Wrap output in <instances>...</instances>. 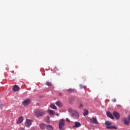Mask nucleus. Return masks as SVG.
<instances>
[{"label": "nucleus", "mask_w": 130, "mask_h": 130, "mask_svg": "<svg viewBox=\"0 0 130 130\" xmlns=\"http://www.w3.org/2000/svg\"><path fill=\"white\" fill-rule=\"evenodd\" d=\"M68 111L70 114L74 119H78L79 118V113L78 112L74 111L71 108H69Z\"/></svg>", "instance_id": "nucleus-1"}, {"label": "nucleus", "mask_w": 130, "mask_h": 130, "mask_svg": "<svg viewBox=\"0 0 130 130\" xmlns=\"http://www.w3.org/2000/svg\"><path fill=\"white\" fill-rule=\"evenodd\" d=\"M34 113L36 117H40V116H43V115H45L46 112L44 110L40 109L38 111H35Z\"/></svg>", "instance_id": "nucleus-2"}, {"label": "nucleus", "mask_w": 130, "mask_h": 130, "mask_svg": "<svg viewBox=\"0 0 130 130\" xmlns=\"http://www.w3.org/2000/svg\"><path fill=\"white\" fill-rule=\"evenodd\" d=\"M112 122L109 121H106L105 122V125H106V128L109 129H116V126L114 125H111Z\"/></svg>", "instance_id": "nucleus-3"}, {"label": "nucleus", "mask_w": 130, "mask_h": 130, "mask_svg": "<svg viewBox=\"0 0 130 130\" xmlns=\"http://www.w3.org/2000/svg\"><path fill=\"white\" fill-rule=\"evenodd\" d=\"M66 121H64V119H61L60 120L59 122V129L60 130H64V128H63V126H64V123Z\"/></svg>", "instance_id": "nucleus-4"}, {"label": "nucleus", "mask_w": 130, "mask_h": 130, "mask_svg": "<svg viewBox=\"0 0 130 130\" xmlns=\"http://www.w3.org/2000/svg\"><path fill=\"white\" fill-rule=\"evenodd\" d=\"M31 103V100L30 99H27L22 102V104L24 106H27Z\"/></svg>", "instance_id": "nucleus-5"}, {"label": "nucleus", "mask_w": 130, "mask_h": 130, "mask_svg": "<svg viewBox=\"0 0 130 130\" xmlns=\"http://www.w3.org/2000/svg\"><path fill=\"white\" fill-rule=\"evenodd\" d=\"M32 124V120L26 119L25 122V126L26 127H30V125Z\"/></svg>", "instance_id": "nucleus-6"}, {"label": "nucleus", "mask_w": 130, "mask_h": 130, "mask_svg": "<svg viewBox=\"0 0 130 130\" xmlns=\"http://www.w3.org/2000/svg\"><path fill=\"white\" fill-rule=\"evenodd\" d=\"M113 115L115 117L116 119H119L120 115H119V113H117V112L114 111L113 112Z\"/></svg>", "instance_id": "nucleus-7"}, {"label": "nucleus", "mask_w": 130, "mask_h": 130, "mask_svg": "<svg viewBox=\"0 0 130 130\" xmlns=\"http://www.w3.org/2000/svg\"><path fill=\"white\" fill-rule=\"evenodd\" d=\"M81 125H82V124H81V123H80V122L76 121L75 122V125H73L72 127H73V128H78V127H80Z\"/></svg>", "instance_id": "nucleus-8"}, {"label": "nucleus", "mask_w": 130, "mask_h": 130, "mask_svg": "<svg viewBox=\"0 0 130 130\" xmlns=\"http://www.w3.org/2000/svg\"><path fill=\"white\" fill-rule=\"evenodd\" d=\"M91 122L94 123V124H98V121L97 120V118L92 117V118H90Z\"/></svg>", "instance_id": "nucleus-9"}, {"label": "nucleus", "mask_w": 130, "mask_h": 130, "mask_svg": "<svg viewBox=\"0 0 130 130\" xmlns=\"http://www.w3.org/2000/svg\"><path fill=\"white\" fill-rule=\"evenodd\" d=\"M12 90L14 92H18V91H20V87L18 86V85H14Z\"/></svg>", "instance_id": "nucleus-10"}, {"label": "nucleus", "mask_w": 130, "mask_h": 130, "mask_svg": "<svg viewBox=\"0 0 130 130\" xmlns=\"http://www.w3.org/2000/svg\"><path fill=\"white\" fill-rule=\"evenodd\" d=\"M122 121H123V123H124L125 124V125H128V124H129V121L128 120L126 119V118H122Z\"/></svg>", "instance_id": "nucleus-11"}, {"label": "nucleus", "mask_w": 130, "mask_h": 130, "mask_svg": "<svg viewBox=\"0 0 130 130\" xmlns=\"http://www.w3.org/2000/svg\"><path fill=\"white\" fill-rule=\"evenodd\" d=\"M107 115L108 117H110V118H111V119H114V116H113V115H112L111 113L107 112Z\"/></svg>", "instance_id": "nucleus-12"}, {"label": "nucleus", "mask_w": 130, "mask_h": 130, "mask_svg": "<svg viewBox=\"0 0 130 130\" xmlns=\"http://www.w3.org/2000/svg\"><path fill=\"white\" fill-rule=\"evenodd\" d=\"M22 122H23V117H20L18 118L17 123V124H19L20 123H22Z\"/></svg>", "instance_id": "nucleus-13"}, {"label": "nucleus", "mask_w": 130, "mask_h": 130, "mask_svg": "<svg viewBox=\"0 0 130 130\" xmlns=\"http://www.w3.org/2000/svg\"><path fill=\"white\" fill-rule=\"evenodd\" d=\"M39 126L41 129H44V128H45V124L41 123V124H40Z\"/></svg>", "instance_id": "nucleus-14"}, {"label": "nucleus", "mask_w": 130, "mask_h": 130, "mask_svg": "<svg viewBox=\"0 0 130 130\" xmlns=\"http://www.w3.org/2000/svg\"><path fill=\"white\" fill-rule=\"evenodd\" d=\"M56 105H57V106H58V107H62V104L61 103V102H60L59 101H57L56 102Z\"/></svg>", "instance_id": "nucleus-15"}, {"label": "nucleus", "mask_w": 130, "mask_h": 130, "mask_svg": "<svg viewBox=\"0 0 130 130\" xmlns=\"http://www.w3.org/2000/svg\"><path fill=\"white\" fill-rule=\"evenodd\" d=\"M84 113L83 115L84 116H86V115H88V112H89V111L86 109H84L83 110Z\"/></svg>", "instance_id": "nucleus-16"}, {"label": "nucleus", "mask_w": 130, "mask_h": 130, "mask_svg": "<svg viewBox=\"0 0 130 130\" xmlns=\"http://www.w3.org/2000/svg\"><path fill=\"white\" fill-rule=\"evenodd\" d=\"M47 129V130H53V127L51 126V125H48L46 126Z\"/></svg>", "instance_id": "nucleus-17"}, {"label": "nucleus", "mask_w": 130, "mask_h": 130, "mask_svg": "<svg viewBox=\"0 0 130 130\" xmlns=\"http://www.w3.org/2000/svg\"><path fill=\"white\" fill-rule=\"evenodd\" d=\"M46 122H47L48 123H49L50 122V120L49 118V116H47L45 120Z\"/></svg>", "instance_id": "nucleus-18"}, {"label": "nucleus", "mask_w": 130, "mask_h": 130, "mask_svg": "<svg viewBox=\"0 0 130 130\" xmlns=\"http://www.w3.org/2000/svg\"><path fill=\"white\" fill-rule=\"evenodd\" d=\"M67 92H68L69 93H74V89L73 88H69L68 89H67Z\"/></svg>", "instance_id": "nucleus-19"}, {"label": "nucleus", "mask_w": 130, "mask_h": 130, "mask_svg": "<svg viewBox=\"0 0 130 130\" xmlns=\"http://www.w3.org/2000/svg\"><path fill=\"white\" fill-rule=\"evenodd\" d=\"M48 112H49V114L51 115H54V111H53L52 110H49Z\"/></svg>", "instance_id": "nucleus-20"}, {"label": "nucleus", "mask_w": 130, "mask_h": 130, "mask_svg": "<svg viewBox=\"0 0 130 130\" xmlns=\"http://www.w3.org/2000/svg\"><path fill=\"white\" fill-rule=\"evenodd\" d=\"M50 107L52 109H56V106H55L53 104H51Z\"/></svg>", "instance_id": "nucleus-21"}, {"label": "nucleus", "mask_w": 130, "mask_h": 130, "mask_svg": "<svg viewBox=\"0 0 130 130\" xmlns=\"http://www.w3.org/2000/svg\"><path fill=\"white\" fill-rule=\"evenodd\" d=\"M80 87L81 88V89H85V88H86V86L83 84H80Z\"/></svg>", "instance_id": "nucleus-22"}, {"label": "nucleus", "mask_w": 130, "mask_h": 130, "mask_svg": "<svg viewBox=\"0 0 130 130\" xmlns=\"http://www.w3.org/2000/svg\"><path fill=\"white\" fill-rule=\"evenodd\" d=\"M46 85L47 86H51L52 84H51V83H50V82L47 81V82H46Z\"/></svg>", "instance_id": "nucleus-23"}, {"label": "nucleus", "mask_w": 130, "mask_h": 130, "mask_svg": "<svg viewBox=\"0 0 130 130\" xmlns=\"http://www.w3.org/2000/svg\"><path fill=\"white\" fill-rule=\"evenodd\" d=\"M83 104H82V103H80V104H79V106H78V108H79L80 109H82V108H83Z\"/></svg>", "instance_id": "nucleus-24"}, {"label": "nucleus", "mask_w": 130, "mask_h": 130, "mask_svg": "<svg viewBox=\"0 0 130 130\" xmlns=\"http://www.w3.org/2000/svg\"><path fill=\"white\" fill-rule=\"evenodd\" d=\"M112 102H116V99H114L112 100Z\"/></svg>", "instance_id": "nucleus-25"}, {"label": "nucleus", "mask_w": 130, "mask_h": 130, "mask_svg": "<svg viewBox=\"0 0 130 130\" xmlns=\"http://www.w3.org/2000/svg\"><path fill=\"white\" fill-rule=\"evenodd\" d=\"M66 121L70 122V120L68 118H66Z\"/></svg>", "instance_id": "nucleus-26"}, {"label": "nucleus", "mask_w": 130, "mask_h": 130, "mask_svg": "<svg viewBox=\"0 0 130 130\" xmlns=\"http://www.w3.org/2000/svg\"><path fill=\"white\" fill-rule=\"evenodd\" d=\"M19 130H24V128H19Z\"/></svg>", "instance_id": "nucleus-27"}, {"label": "nucleus", "mask_w": 130, "mask_h": 130, "mask_svg": "<svg viewBox=\"0 0 130 130\" xmlns=\"http://www.w3.org/2000/svg\"><path fill=\"white\" fill-rule=\"evenodd\" d=\"M59 96H62V95L61 94V93H59Z\"/></svg>", "instance_id": "nucleus-28"}, {"label": "nucleus", "mask_w": 130, "mask_h": 130, "mask_svg": "<svg viewBox=\"0 0 130 130\" xmlns=\"http://www.w3.org/2000/svg\"><path fill=\"white\" fill-rule=\"evenodd\" d=\"M56 115H57V116H58V114H57Z\"/></svg>", "instance_id": "nucleus-29"}]
</instances>
